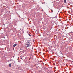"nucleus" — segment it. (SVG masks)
Wrapping results in <instances>:
<instances>
[{"label":"nucleus","mask_w":73,"mask_h":73,"mask_svg":"<svg viewBox=\"0 0 73 73\" xmlns=\"http://www.w3.org/2000/svg\"><path fill=\"white\" fill-rule=\"evenodd\" d=\"M27 47H29L31 46V43L29 42H27L26 44Z\"/></svg>","instance_id":"1"},{"label":"nucleus","mask_w":73,"mask_h":73,"mask_svg":"<svg viewBox=\"0 0 73 73\" xmlns=\"http://www.w3.org/2000/svg\"><path fill=\"white\" fill-rule=\"evenodd\" d=\"M16 45H17V44H15L13 46L14 47H15V46H16Z\"/></svg>","instance_id":"2"},{"label":"nucleus","mask_w":73,"mask_h":73,"mask_svg":"<svg viewBox=\"0 0 73 73\" xmlns=\"http://www.w3.org/2000/svg\"><path fill=\"white\" fill-rule=\"evenodd\" d=\"M9 67H11V64H9Z\"/></svg>","instance_id":"3"},{"label":"nucleus","mask_w":73,"mask_h":73,"mask_svg":"<svg viewBox=\"0 0 73 73\" xmlns=\"http://www.w3.org/2000/svg\"><path fill=\"white\" fill-rule=\"evenodd\" d=\"M64 2H65V3H66V0H64Z\"/></svg>","instance_id":"4"},{"label":"nucleus","mask_w":73,"mask_h":73,"mask_svg":"<svg viewBox=\"0 0 73 73\" xmlns=\"http://www.w3.org/2000/svg\"><path fill=\"white\" fill-rule=\"evenodd\" d=\"M28 35H29V36H31V35H30V34H29H29H28Z\"/></svg>","instance_id":"5"},{"label":"nucleus","mask_w":73,"mask_h":73,"mask_svg":"<svg viewBox=\"0 0 73 73\" xmlns=\"http://www.w3.org/2000/svg\"><path fill=\"white\" fill-rule=\"evenodd\" d=\"M21 58V59H22V58Z\"/></svg>","instance_id":"6"},{"label":"nucleus","mask_w":73,"mask_h":73,"mask_svg":"<svg viewBox=\"0 0 73 73\" xmlns=\"http://www.w3.org/2000/svg\"><path fill=\"white\" fill-rule=\"evenodd\" d=\"M52 12H53V10H52Z\"/></svg>","instance_id":"7"}]
</instances>
